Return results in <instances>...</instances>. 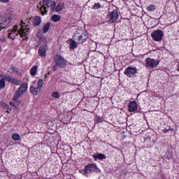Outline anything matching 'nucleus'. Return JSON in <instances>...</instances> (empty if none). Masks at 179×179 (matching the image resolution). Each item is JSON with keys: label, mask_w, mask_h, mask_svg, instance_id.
Wrapping results in <instances>:
<instances>
[{"label": "nucleus", "mask_w": 179, "mask_h": 179, "mask_svg": "<svg viewBox=\"0 0 179 179\" xmlns=\"http://www.w3.org/2000/svg\"><path fill=\"white\" fill-rule=\"evenodd\" d=\"M0 78H3L4 81L6 80L7 82L12 83V85H15L16 86H20L17 89V90L16 91L14 95V97H13L14 101L19 100V99H20V97H22V96H23V94H24V93L27 92V89L29 87L27 83H22L20 80H18L15 78H12L10 76H6V75L1 74Z\"/></svg>", "instance_id": "1"}, {"label": "nucleus", "mask_w": 179, "mask_h": 179, "mask_svg": "<svg viewBox=\"0 0 179 179\" xmlns=\"http://www.w3.org/2000/svg\"><path fill=\"white\" fill-rule=\"evenodd\" d=\"M17 25H15L14 28L11 30V32L8 34V38H12L13 40H15V36H17V34H20V37L23 38V40H27L29 38V35L30 34V27H29V25H26L23 21L21 22V27L20 29L18 30L17 33Z\"/></svg>", "instance_id": "2"}, {"label": "nucleus", "mask_w": 179, "mask_h": 179, "mask_svg": "<svg viewBox=\"0 0 179 179\" xmlns=\"http://www.w3.org/2000/svg\"><path fill=\"white\" fill-rule=\"evenodd\" d=\"M15 22L14 16H9L8 17H0V31L2 29H6L13 24Z\"/></svg>", "instance_id": "3"}, {"label": "nucleus", "mask_w": 179, "mask_h": 179, "mask_svg": "<svg viewBox=\"0 0 179 179\" xmlns=\"http://www.w3.org/2000/svg\"><path fill=\"white\" fill-rule=\"evenodd\" d=\"M43 86H44V81L43 79H40L38 81L37 86L34 87L31 85L29 88L30 92L34 96H38L41 90L43 89Z\"/></svg>", "instance_id": "4"}, {"label": "nucleus", "mask_w": 179, "mask_h": 179, "mask_svg": "<svg viewBox=\"0 0 179 179\" xmlns=\"http://www.w3.org/2000/svg\"><path fill=\"white\" fill-rule=\"evenodd\" d=\"M50 2H51V0H43L42 4L41 3H40L38 6V8L42 16H44V15H47V13L50 9Z\"/></svg>", "instance_id": "5"}, {"label": "nucleus", "mask_w": 179, "mask_h": 179, "mask_svg": "<svg viewBox=\"0 0 179 179\" xmlns=\"http://www.w3.org/2000/svg\"><path fill=\"white\" fill-rule=\"evenodd\" d=\"M83 171L85 175L92 174V173H100L99 168H97V165L95 164H90L86 165Z\"/></svg>", "instance_id": "6"}, {"label": "nucleus", "mask_w": 179, "mask_h": 179, "mask_svg": "<svg viewBox=\"0 0 179 179\" xmlns=\"http://www.w3.org/2000/svg\"><path fill=\"white\" fill-rule=\"evenodd\" d=\"M138 73V69L134 66H129L124 70V74L128 78H134Z\"/></svg>", "instance_id": "7"}, {"label": "nucleus", "mask_w": 179, "mask_h": 179, "mask_svg": "<svg viewBox=\"0 0 179 179\" xmlns=\"http://www.w3.org/2000/svg\"><path fill=\"white\" fill-rule=\"evenodd\" d=\"M54 61L59 68L63 69L66 66V60H65V59L59 55H56L55 56Z\"/></svg>", "instance_id": "8"}, {"label": "nucleus", "mask_w": 179, "mask_h": 179, "mask_svg": "<svg viewBox=\"0 0 179 179\" xmlns=\"http://www.w3.org/2000/svg\"><path fill=\"white\" fill-rule=\"evenodd\" d=\"M151 37L154 41H162L163 40V37H164V34L163 33V31L157 29L151 34Z\"/></svg>", "instance_id": "9"}, {"label": "nucleus", "mask_w": 179, "mask_h": 179, "mask_svg": "<svg viewBox=\"0 0 179 179\" xmlns=\"http://www.w3.org/2000/svg\"><path fill=\"white\" fill-rule=\"evenodd\" d=\"M159 60H156L155 59H152L150 57H148L145 59V66L146 68H157V66L159 65Z\"/></svg>", "instance_id": "10"}, {"label": "nucleus", "mask_w": 179, "mask_h": 179, "mask_svg": "<svg viewBox=\"0 0 179 179\" xmlns=\"http://www.w3.org/2000/svg\"><path fill=\"white\" fill-rule=\"evenodd\" d=\"M118 17H119L118 10H113L112 12H110L108 14L109 22H110V23H115L118 20Z\"/></svg>", "instance_id": "11"}, {"label": "nucleus", "mask_w": 179, "mask_h": 179, "mask_svg": "<svg viewBox=\"0 0 179 179\" xmlns=\"http://www.w3.org/2000/svg\"><path fill=\"white\" fill-rule=\"evenodd\" d=\"M128 111L129 113H135V111H138V103H136V101H131L129 102Z\"/></svg>", "instance_id": "12"}, {"label": "nucleus", "mask_w": 179, "mask_h": 179, "mask_svg": "<svg viewBox=\"0 0 179 179\" xmlns=\"http://www.w3.org/2000/svg\"><path fill=\"white\" fill-rule=\"evenodd\" d=\"M47 50H48V46L47 45H43L40 46L38 50V54L40 57H47Z\"/></svg>", "instance_id": "13"}, {"label": "nucleus", "mask_w": 179, "mask_h": 179, "mask_svg": "<svg viewBox=\"0 0 179 179\" xmlns=\"http://www.w3.org/2000/svg\"><path fill=\"white\" fill-rule=\"evenodd\" d=\"M87 40V34L86 32H83L81 35L78 36L77 41L80 43H85Z\"/></svg>", "instance_id": "14"}, {"label": "nucleus", "mask_w": 179, "mask_h": 179, "mask_svg": "<svg viewBox=\"0 0 179 179\" xmlns=\"http://www.w3.org/2000/svg\"><path fill=\"white\" fill-rule=\"evenodd\" d=\"M67 44L70 45V50H75V48H78V43L72 39H69Z\"/></svg>", "instance_id": "15"}, {"label": "nucleus", "mask_w": 179, "mask_h": 179, "mask_svg": "<svg viewBox=\"0 0 179 179\" xmlns=\"http://www.w3.org/2000/svg\"><path fill=\"white\" fill-rule=\"evenodd\" d=\"M41 24V17L37 15L33 19V24L34 26H40Z\"/></svg>", "instance_id": "16"}, {"label": "nucleus", "mask_w": 179, "mask_h": 179, "mask_svg": "<svg viewBox=\"0 0 179 179\" xmlns=\"http://www.w3.org/2000/svg\"><path fill=\"white\" fill-rule=\"evenodd\" d=\"M92 157H94L95 160H97V159H99V160H104L106 155H104V154L95 153L92 155Z\"/></svg>", "instance_id": "17"}, {"label": "nucleus", "mask_w": 179, "mask_h": 179, "mask_svg": "<svg viewBox=\"0 0 179 179\" xmlns=\"http://www.w3.org/2000/svg\"><path fill=\"white\" fill-rule=\"evenodd\" d=\"M37 69H38V67L37 66H33L30 70V74L31 76H35V75H37Z\"/></svg>", "instance_id": "18"}, {"label": "nucleus", "mask_w": 179, "mask_h": 179, "mask_svg": "<svg viewBox=\"0 0 179 179\" xmlns=\"http://www.w3.org/2000/svg\"><path fill=\"white\" fill-rule=\"evenodd\" d=\"M10 70L12 71V72H13L14 73H16V75H20V73H22L20 72V69L19 68H16L15 66H11L10 67Z\"/></svg>", "instance_id": "19"}, {"label": "nucleus", "mask_w": 179, "mask_h": 179, "mask_svg": "<svg viewBox=\"0 0 179 179\" xmlns=\"http://www.w3.org/2000/svg\"><path fill=\"white\" fill-rule=\"evenodd\" d=\"M52 22H55V23H57V22H59L61 20V16L58 15H53L52 16Z\"/></svg>", "instance_id": "20"}, {"label": "nucleus", "mask_w": 179, "mask_h": 179, "mask_svg": "<svg viewBox=\"0 0 179 179\" xmlns=\"http://www.w3.org/2000/svg\"><path fill=\"white\" fill-rule=\"evenodd\" d=\"M50 27H51V23L47 22L43 27V33H47L50 30Z\"/></svg>", "instance_id": "21"}, {"label": "nucleus", "mask_w": 179, "mask_h": 179, "mask_svg": "<svg viewBox=\"0 0 179 179\" xmlns=\"http://www.w3.org/2000/svg\"><path fill=\"white\" fill-rule=\"evenodd\" d=\"M62 9H64V4H61L59 3L56 8H55V10H56V12H61V10H62Z\"/></svg>", "instance_id": "22"}, {"label": "nucleus", "mask_w": 179, "mask_h": 179, "mask_svg": "<svg viewBox=\"0 0 179 179\" xmlns=\"http://www.w3.org/2000/svg\"><path fill=\"white\" fill-rule=\"evenodd\" d=\"M12 139L13 141H20V135H19L18 134H13L12 135Z\"/></svg>", "instance_id": "23"}, {"label": "nucleus", "mask_w": 179, "mask_h": 179, "mask_svg": "<svg viewBox=\"0 0 179 179\" xmlns=\"http://www.w3.org/2000/svg\"><path fill=\"white\" fill-rule=\"evenodd\" d=\"M0 106L1 107H3V108H6L7 110H10V107L9 106V105L6 104V103L3 101H0Z\"/></svg>", "instance_id": "24"}, {"label": "nucleus", "mask_w": 179, "mask_h": 179, "mask_svg": "<svg viewBox=\"0 0 179 179\" xmlns=\"http://www.w3.org/2000/svg\"><path fill=\"white\" fill-rule=\"evenodd\" d=\"M148 12H153V10H156V6L155 5H150L147 8Z\"/></svg>", "instance_id": "25"}, {"label": "nucleus", "mask_w": 179, "mask_h": 179, "mask_svg": "<svg viewBox=\"0 0 179 179\" xmlns=\"http://www.w3.org/2000/svg\"><path fill=\"white\" fill-rule=\"evenodd\" d=\"M95 122L96 124H100V122H103V117L100 116H96L95 117Z\"/></svg>", "instance_id": "26"}, {"label": "nucleus", "mask_w": 179, "mask_h": 179, "mask_svg": "<svg viewBox=\"0 0 179 179\" xmlns=\"http://www.w3.org/2000/svg\"><path fill=\"white\" fill-rule=\"evenodd\" d=\"M101 8V4L100 3H95L94 6H92V9H100Z\"/></svg>", "instance_id": "27"}, {"label": "nucleus", "mask_w": 179, "mask_h": 179, "mask_svg": "<svg viewBox=\"0 0 179 179\" xmlns=\"http://www.w3.org/2000/svg\"><path fill=\"white\" fill-rule=\"evenodd\" d=\"M6 83L3 78L0 80V89H3L5 87Z\"/></svg>", "instance_id": "28"}, {"label": "nucleus", "mask_w": 179, "mask_h": 179, "mask_svg": "<svg viewBox=\"0 0 179 179\" xmlns=\"http://www.w3.org/2000/svg\"><path fill=\"white\" fill-rule=\"evenodd\" d=\"M52 96L54 99H59V93H58L57 92H52Z\"/></svg>", "instance_id": "29"}, {"label": "nucleus", "mask_w": 179, "mask_h": 179, "mask_svg": "<svg viewBox=\"0 0 179 179\" xmlns=\"http://www.w3.org/2000/svg\"><path fill=\"white\" fill-rule=\"evenodd\" d=\"M56 5H57V3H55V1H53L52 3H50L51 10H54L55 9Z\"/></svg>", "instance_id": "30"}, {"label": "nucleus", "mask_w": 179, "mask_h": 179, "mask_svg": "<svg viewBox=\"0 0 179 179\" xmlns=\"http://www.w3.org/2000/svg\"><path fill=\"white\" fill-rule=\"evenodd\" d=\"M53 72H55L57 71H58V65H57V64L55 65H54L52 68Z\"/></svg>", "instance_id": "31"}, {"label": "nucleus", "mask_w": 179, "mask_h": 179, "mask_svg": "<svg viewBox=\"0 0 179 179\" xmlns=\"http://www.w3.org/2000/svg\"><path fill=\"white\" fill-rule=\"evenodd\" d=\"M0 2H3V3H8V2H9V0H0Z\"/></svg>", "instance_id": "32"}, {"label": "nucleus", "mask_w": 179, "mask_h": 179, "mask_svg": "<svg viewBox=\"0 0 179 179\" xmlns=\"http://www.w3.org/2000/svg\"><path fill=\"white\" fill-rule=\"evenodd\" d=\"M169 131H170V129H166L163 130V132H164L165 134H167V132H169Z\"/></svg>", "instance_id": "33"}, {"label": "nucleus", "mask_w": 179, "mask_h": 179, "mask_svg": "<svg viewBox=\"0 0 179 179\" xmlns=\"http://www.w3.org/2000/svg\"><path fill=\"white\" fill-rule=\"evenodd\" d=\"M176 71H178V72H179V62L178 63V64L176 66Z\"/></svg>", "instance_id": "34"}, {"label": "nucleus", "mask_w": 179, "mask_h": 179, "mask_svg": "<svg viewBox=\"0 0 179 179\" xmlns=\"http://www.w3.org/2000/svg\"><path fill=\"white\" fill-rule=\"evenodd\" d=\"M168 129H169V131H174V129L171 128V127H170V128Z\"/></svg>", "instance_id": "35"}, {"label": "nucleus", "mask_w": 179, "mask_h": 179, "mask_svg": "<svg viewBox=\"0 0 179 179\" xmlns=\"http://www.w3.org/2000/svg\"><path fill=\"white\" fill-rule=\"evenodd\" d=\"M10 106H13V107L15 106V103H13L12 102H10Z\"/></svg>", "instance_id": "36"}, {"label": "nucleus", "mask_w": 179, "mask_h": 179, "mask_svg": "<svg viewBox=\"0 0 179 179\" xmlns=\"http://www.w3.org/2000/svg\"><path fill=\"white\" fill-rule=\"evenodd\" d=\"M37 37H40V32L37 33Z\"/></svg>", "instance_id": "37"}, {"label": "nucleus", "mask_w": 179, "mask_h": 179, "mask_svg": "<svg viewBox=\"0 0 179 179\" xmlns=\"http://www.w3.org/2000/svg\"><path fill=\"white\" fill-rule=\"evenodd\" d=\"M7 113L9 114V110H7Z\"/></svg>", "instance_id": "38"}, {"label": "nucleus", "mask_w": 179, "mask_h": 179, "mask_svg": "<svg viewBox=\"0 0 179 179\" xmlns=\"http://www.w3.org/2000/svg\"><path fill=\"white\" fill-rule=\"evenodd\" d=\"M74 37H76V34L74 35Z\"/></svg>", "instance_id": "39"}, {"label": "nucleus", "mask_w": 179, "mask_h": 179, "mask_svg": "<svg viewBox=\"0 0 179 179\" xmlns=\"http://www.w3.org/2000/svg\"><path fill=\"white\" fill-rule=\"evenodd\" d=\"M0 54H1V50H0Z\"/></svg>", "instance_id": "40"}]
</instances>
